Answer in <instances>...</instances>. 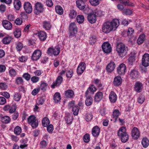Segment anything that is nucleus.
<instances>
[{"instance_id": "f257e3e1", "label": "nucleus", "mask_w": 149, "mask_h": 149, "mask_svg": "<svg viewBox=\"0 0 149 149\" xmlns=\"http://www.w3.org/2000/svg\"><path fill=\"white\" fill-rule=\"evenodd\" d=\"M116 50L119 56H123L127 54L128 48L124 44L120 43L117 45Z\"/></svg>"}, {"instance_id": "f03ea898", "label": "nucleus", "mask_w": 149, "mask_h": 149, "mask_svg": "<svg viewBox=\"0 0 149 149\" xmlns=\"http://www.w3.org/2000/svg\"><path fill=\"white\" fill-rule=\"evenodd\" d=\"M43 5L40 2L35 3L34 7V12L36 15H38L42 13L44 11Z\"/></svg>"}, {"instance_id": "7ed1b4c3", "label": "nucleus", "mask_w": 149, "mask_h": 149, "mask_svg": "<svg viewBox=\"0 0 149 149\" xmlns=\"http://www.w3.org/2000/svg\"><path fill=\"white\" fill-rule=\"evenodd\" d=\"M60 52V48L57 46L53 48V47L49 48L47 51V54L50 55H52L53 54L54 56H57Z\"/></svg>"}, {"instance_id": "20e7f679", "label": "nucleus", "mask_w": 149, "mask_h": 149, "mask_svg": "<svg viewBox=\"0 0 149 149\" xmlns=\"http://www.w3.org/2000/svg\"><path fill=\"white\" fill-rule=\"evenodd\" d=\"M28 122L31 124L33 128H36L38 125V121L36 119L35 117L34 116H31L28 119Z\"/></svg>"}, {"instance_id": "39448f33", "label": "nucleus", "mask_w": 149, "mask_h": 149, "mask_svg": "<svg viewBox=\"0 0 149 149\" xmlns=\"http://www.w3.org/2000/svg\"><path fill=\"white\" fill-rule=\"evenodd\" d=\"M111 26V24L109 23V22L104 23L103 24L102 28L103 32L106 33H108L111 31H113Z\"/></svg>"}, {"instance_id": "423d86ee", "label": "nucleus", "mask_w": 149, "mask_h": 149, "mask_svg": "<svg viewBox=\"0 0 149 149\" xmlns=\"http://www.w3.org/2000/svg\"><path fill=\"white\" fill-rule=\"evenodd\" d=\"M142 64L145 67L149 66V54L148 53H146L143 56Z\"/></svg>"}, {"instance_id": "0eeeda50", "label": "nucleus", "mask_w": 149, "mask_h": 149, "mask_svg": "<svg viewBox=\"0 0 149 149\" xmlns=\"http://www.w3.org/2000/svg\"><path fill=\"white\" fill-rule=\"evenodd\" d=\"M41 54L42 52L39 49L36 50L33 52L31 56V59L33 61H37L40 57Z\"/></svg>"}, {"instance_id": "6e6552de", "label": "nucleus", "mask_w": 149, "mask_h": 149, "mask_svg": "<svg viewBox=\"0 0 149 149\" xmlns=\"http://www.w3.org/2000/svg\"><path fill=\"white\" fill-rule=\"evenodd\" d=\"M69 30L70 33V36H74L77 32V28L75 24L72 22L69 25Z\"/></svg>"}, {"instance_id": "1a4fd4ad", "label": "nucleus", "mask_w": 149, "mask_h": 149, "mask_svg": "<svg viewBox=\"0 0 149 149\" xmlns=\"http://www.w3.org/2000/svg\"><path fill=\"white\" fill-rule=\"evenodd\" d=\"M102 48L104 52L106 53H109L111 52V45L108 42H104L102 45Z\"/></svg>"}, {"instance_id": "9d476101", "label": "nucleus", "mask_w": 149, "mask_h": 149, "mask_svg": "<svg viewBox=\"0 0 149 149\" xmlns=\"http://www.w3.org/2000/svg\"><path fill=\"white\" fill-rule=\"evenodd\" d=\"M3 27L6 30H10L12 28V24L9 21L7 20H4L2 22Z\"/></svg>"}, {"instance_id": "9b49d317", "label": "nucleus", "mask_w": 149, "mask_h": 149, "mask_svg": "<svg viewBox=\"0 0 149 149\" xmlns=\"http://www.w3.org/2000/svg\"><path fill=\"white\" fill-rule=\"evenodd\" d=\"M24 8L27 13H30L32 11V7L31 4L29 2H26L24 3Z\"/></svg>"}, {"instance_id": "f8f14e48", "label": "nucleus", "mask_w": 149, "mask_h": 149, "mask_svg": "<svg viewBox=\"0 0 149 149\" xmlns=\"http://www.w3.org/2000/svg\"><path fill=\"white\" fill-rule=\"evenodd\" d=\"M140 132L139 129L136 127H134L132 129L131 135L133 138L137 139L140 136Z\"/></svg>"}, {"instance_id": "ddd939ff", "label": "nucleus", "mask_w": 149, "mask_h": 149, "mask_svg": "<svg viewBox=\"0 0 149 149\" xmlns=\"http://www.w3.org/2000/svg\"><path fill=\"white\" fill-rule=\"evenodd\" d=\"M126 69V67L125 65L123 63H122L118 67L117 71L119 74H124L125 72Z\"/></svg>"}, {"instance_id": "4468645a", "label": "nucleus", "mask_w": 149, "mask_h": 149, "mask_svg": "<svg viewBox=\"0 0 149 149\" xmlns=\"http://www.w3.org/2000/svg\"><path fill=\"white\" fill-rule=\"evenodd\" d=\"M86 68V64L84 62L80 63L77 69V72L78 74H82Z\"/></svg>"}, {"instance_id": "2eb2a0df", "label": "nucleus", "mask_w": 149, "mask_h": 149, "mask_svg": "<svg viewBox=\"0 0 149 149\" xmlns=\"http://www.w3.org/2000/svg\"><path fill=\"white\" fill-rule=\"evenodd\" d=\"M109 23L111 24V26L113 31H114L118 26L119 24V22L118 19H115L112 20L111 22H109Z\"/></svg>"}, {"instance_id": "dca6fc26", "label": "nucleus", "mask_w": 149, "mask_h": 149, "mask_svg": "<svg viewBox=\"0 0 149 149\" xmlns=\"http://www.w3.org/2000/svg\"><path fill=\"white\" fill-rule=\"evenodd\" d=\"M63 78L61 76H58L57 78L56 81L54 82L51 85V87L52 88H54L55 86H59L63 81Z\"/></svg>"}, {"instance_id": "f3484780", "label": "nucleus", "mask_w": 149, "mask_h": 149, "mask_svg": "<svg viewBox=\"0 0 149 149\" xmlns=\"http://www.w3.org/2000/svg\"><path fill=\"white\" fill-rule=\"evenodd\" d=\"M143 88V85L140 81H137L136 82L134 85V90L138 93L141 92Z\"/></svg>"}, {"instance_id": "a211bd4d", "label": "nucleus", "mask_w": 149, "mask_h": 149, "mask_svg": "<svg viewBox=\"0 0 149 149\" xmlns=\"http://www.w3.org/2000/svg\"><path fill=\"white\" fill-rule=\"evenodd\" d=\"M88 19L89 22L91 24L95 23L96 20V15L93 13H92L88 14Z\"/></svg>"}, {"instance_id": "6ab92c4d", "label": "nucleus", "mask_w": 149, "mask_h": 149, "mask_svg": "<svg viewBox=\"0 0 149 149\" xmlns=\"http://www.w3.org/2000/svg\"><path fill=\"white\" fill-rule=\"evenodd\" d=\"M109 98L111 102L114 103L117 100V96L115 92L111 91L109 95Z\"/></svg>"}, {"instance_id": "aec40b11", "label": "nucleus", "mask_w": 149, "mask_h": 149, "mask_svg": "<svg viewBox=\"0 0 149 149\" xmlns=\"http://www.w3.org/2000/svg\"><path fill=\"white\" fill-rule=\"evenodd\" d=\"M100 132V128L97 126H94L92 130V134L95 137H97L99 134Z\"/></svg>"}, {"instance_id": "412c9836", "label": "nucleus", "mask_w": 149, "mask_h": 149, "mask_svg": "<svg viewBox=\"0 0 149 149\" xmlns=\"http://www.w3.org/2000/svg\"><path fill=\"white\" fill-rule=\"evenodd\" d=\"M130 75L132 79H136L139 77V73L136 70L133 69L131 71Z\"/></svg>"}, {"instance_id": "4be33fe9", "label": "nucleus", "mask_w": 149, "mask_h": 149, "mask_svg": "<svg viewBox=\"0 0 149 149\" xmlns=\"http://www.w3.org/2000/svg\"><path fill=\"white\" fill-rule=\"evenodd\" d=\"M122 79L120 76H117L113 79V84L114 86H118L120 85L122 83Z\"/></svg>"}, {"instance_id": "5701e85b", "label": "nucleus", "mask_w": 149, "mask_h": 149, "mask_svg": "<svg viewBox=\"0 0 149 149\" xmlns=\"http://www.w3.org/2000/svg\"><path fill=\"white\" fill-rule=\"evenodd\" d=\"M115 65L113 62H110L106 67L107 71L109 72H112L115 69Z\"/></svg>"}, {"instance_id": "b1692460", "label": "nucleus", "mask_w": 149, "mask_h": 149, "mask_svg": "<svg viewBox=\"0 0 149 149\" xmlns=\"http://www.w3.org/2000/svg\"><path fill=\"white\" fill-rule=\"evenodd\" d=\"M103 93L101 92H98L95 94L94 100L96 102H99L102 99Z\"/></svg>"}, {"instance_id": "393cba45", "label": "nucleus", "mask_w": 149, "mask_h": 149, "mask_svg": "<svg viewBox=\"0 0 149 149\" xmlns=\"http://www.w3.org/2000/svg\"><path fill=\"white\" fill-rule=\"evenodd\" d=\"M65 96L67 98H72L74 96V93L72 90H68L65 91Z\"/></svg>"}, {"instance_id": "a878e982", "label": "nucleus", "mask_w": 149, "mask_h": 149, "mask_svg": "<svg viewBox=\"0 0 149 149\" xmlns=\"http://www.w3.org/2000/svg\"><path fill=\"white\" fill-rule=\"evenodd\" d=\"M38 36L40 39L42 41L45 40L47 38L46 33L43 31H40L38 33Z\"/></svg>"}, {"instance_id": "bb28decb", "label": "nucleus", "mask_w": 149, "mask_h": 149, "mask_svg": "<svg viewBox=\"0 0 149 149\" xmlns=\"http://www.w3.org/2000/svg\"><path fill=\"white\" fill-rule=\"evenodd\" d=\"M146 37L144 34L140 35L137 40V42L138 45L142 44L145 40Z\"/></svg>"}, {"instance_id": "cd10ccee", "label": "nucleus", "mask_w": 149, "mask_h": 149, "mask_svg": "<svg viewBox=\"0 0 149 149\" xmlns=\"http://www.w3.org/2000/svg\"><path fill=\"white\" fill-rule=\"evenodd\" d=\"M13 5L15 9L17 10H19L21 7V3L19 0H14Z\"/></svg>"}, {"instance_id": "c85d7f7f", "label": "nucleus", "mask_w": 149, "mask_h": 149, "mask_svg": "<svg viewBox=\"0 0 149 149\" xmlns=\"http://www.w3.org/2000/svg\"><path fill=\"white\" fill-rule=\"evenodd\" d=\"M61 100V96L59 93H55L54 96V100L55 103H57L59 102Z\"/></svg>"}, {"instance_id": "c756f323", "label": "nucleus", "mask_w": 149, "mask_h": 149, "mask_svg": "<svg viewBox=\"0 0 149 149\" xmlns=\"http://www.w3.org/2000/svg\"><path fill=\"white\" fill-rule=\"evenodd\" d=\"M13 33L14 36L16 38L19 37L21 35L20 29L18 28H16L14 31Z\"/></svg>"}, {"instance_id": "7c9ffc66", "label": "nucleus", "mask_w": 149, "mask_h": 149, "mask_svg": "<svg viewBox=\"0 0 149 149\" xmlns=\"http://www.w3.org/2000/svg\"><path fill=\"white\" fill-rule=\"evenodd\" d=\"M11 40V37L10 36H8L3 38L2 40V42L4 44H7L10 42Z\"/></svg>"}, {"instance_id": "2f4dec72", "label": "nucleus", "mask_w": 149, "mask_h": 149, "mask_svg": "<svg viewBox=\"0 0 149 149\" xmlns=\"http://www.w3.org/2000/svg\"><path fill=\"white\" fill-rule=\"evenodd\" d=\"M43 26L44 28L47 30H49L51 27V25L50 23L46 21L43 22Z\"/></svg>"}, {"instance_id": "473e14b6", "label": "nucleus", "mask_w": 149, "mask_h": 149, "mask_svg": "<svg viewBox=\"0 0 149 149\" xmlns=\"http://www.w3.org/2000/svg\"><path fill=\"white\" fill-rule=\"evenodd\" d=\"M10 120V118L8 116H5L2 117L1 120L2 122L6 124L8 123Z\"/></svg>"}, {"instance_id": "72a5a7b5", "label": "nucleus", "mask_w": 149, "mask_h": 149, "mask_svg": "<svg viewBox=\"0 0 149 149\" xmlns=\"http://www.w3.org/2000/svg\"><path fill=\"white\" fill-rule=\"evenodd\" d=\"M119 136L120 137L121 141L123 143L126 142L129 139V136L127 133L125 134Z\"/></svg>"}, {"instance_id": "f704fd0d", "label": "nucleus", "mask_w": 149, "mask_h": 149, "mask_svg": "<svg viewBox=\"0 0 149 149\" xmlns=\"http://www.w3.org/2000/svg\"><path fill=\"white\" fill-rule=\"evenodd\" d=\"M141 143L143 147L147 148L149 145V140L146 138H143L142 140Z\"/></svg>"}, {"instance_id": "c9c22d12", "label": "nucleus", "mask_w": 149, "mask_h": 149, "mask_svg": "<svg viewBox=\"0 0 149 149\" xmlns=\"http://www.w3.org/2000/svg\"><path fill=\"white\" fill-rule=\"evenodd\" d=\"M86 98L85 101V104L88 106H89L92 105L93 102V100L92 97H86Z\"/></svg>"}, {"instance_id": "e433bc0d", "label": "nucleus", "mask_w": 149, "mask_h": 149, "mask_svg": "<svg viewBox=\"0 0 149 149\" xmlns=\"http://www.w3.org/2000/svg\"><path fill=\"white\" fill-rule=\"evenodd\" d=\"M47 86L48 84L47 83L43 81H42L39 88L40 89V90H41L43 91H45L47 90Z\"/></svg>"}, {"instance_id": "4c0bfd02", "label": "nucleus", "mask_w": 149, "mask_h": 149, "mask_svg": "<svg viewBox=\"0 0 149 149\" xmlns=\"http://www.w3.org/2000/svg\"><path fill=\"white\" fill-rule=\"evenodd\" d=\"M55 10L57 13L61 15L63 14V8L60 6H56L55 7Z\"/></svg>"}, {"instance_id": "58836bf2", "label": "nucleus", "mask_w": 149, "mask_h": 149, "mask_svg": "<svg viewBox=\"0 0 149 149\" xmlns=\"http://www.w3.org/2000/svg\"><path fill=\"white\" fill-rule=\"evenodd\" d=\"M50 121L49 119L45 117L42 120V125L44 127H47L49 124Z\"/></svg>"}, {"instance_id": "ea45409f", "label": "nucleus", "mask_w": 149, "mask_h": 149, "mask_svg": "<svg viewBox=\"0 0 149 149\" xmlns=\"http://www.w3.org/2000/svg\"><path fill=\"white\" fill-rule=\"evenodd\" d=\"M127 133L126 132V129L125 127H123L120 128L118 132V135L119 136Z\"/></svg>"}, {"instance_id": "a19ab883", "label": "nucleus", "mask_w": 149, "mask_h": 149, "mask_svg": "<svg viewBox=\"0 0 149 149\" xmlns=\"http://www.w3.org/2000/svg\"><path fill=\"white\" fill-rule=\"evenodd\" d=\"M76 19L77 22L78 23L81 24L84 21V17L83 15H79L77 16Z\"/></svg>"}, {"instance_id": "79ce46f5", "label": "nucleus", "mask_w": 149, "mask_h": 149, "mask_svg": "<svg viewBox=\"0 0 149 149\" xmlns=\"http://www.w3.org/2000/svg\"><path fill=\"white\" fill-rule=\"evenodd\" d=\"M21 98V95L17 93H15L13 96V100L16 101H19Z\"/></svg>"}, {"instance_id": "37998d69", "label": "nucleus", "mask_w": 149, "mask_h": 149, "mask_svg": "<svg viewBox=\"0 0 149 149\" xmlns=\"http://www.w3.org/2000/svg\"><path fill=\"white\" fill-rule=\"evenodd\" d=\"M22 131L21 128L19 126H16L14 128V132L15 134L17 135H19Z\"/></svg>"}, {"instance_id": "c03bdc74", "label": "nucleus", "mask_w": 149, "mask_h": 149, "mask_svg": "<svg viewBox=\"0 0 149 149\" xmlns=\"http://www.w3.org/2000/svg\"><path fill=\"white\" fill-rule=\"evenodd\" d=\"M119 115L120 112L118 110L116 109L113 111V118H115V121L116 120Z\"/></svg>"}, {"instance_id": "a18cd8bd", "label": "nucleus", "mask_w": 149, "mask_h": 149, "mask_svg": "<svg viewBox=\"0 0 149 149\" xmlns=\"http://www.w3.org/2000/svg\"><path fill=\"white\" fill-rule=\"evenodd\" d=\"M65 119L67 124H70L72 122V116L70 115H69L65 117Z\"/></svg>"}, {"instance_id": "49530a36", "label": "nucleus", "mask_w": 149, "mask_h": 149, "mask_svg": "<svg viewBox=\"0 0 149 149\" xmlns=\"http://www.w3.org/2000/svg\"><path fill=\"white\" fill-rule=\"evenodd\" d=\"M77 14V13L76 11L74 10H72L70 11L69 15L70 18L72 19L76 17Z\"/></svg>"}, {"instance_id": "de8ad7c7", "label": "nucleus", "mask_w": 149, "mask_h": 149, "mask_svg": "<svg viewBox=\"0 0 149 149\" xmlns=\"http://www.w3.org/2000/svg\"><path fill=\"white\" fill-rule=\"evenodd\" d=\"M93 117V116L90 112L88 113L86 115L85 119L87 121L91 120Z\"/></svg>"}, {"instance_id": "09e8293b", "label": "nucleus", "mask_w": 149, "mask_h": 149, "mask_svg": "<svg viewBox=\"0 0 149 149\" xmlns=\"http://www.w3.org/2000/svg\"><path fill=\"white\" fill-rule=\"evenodd\" d=\"M23 82V80L21 77H17L15 80V83L17 85L22 84Z\"/></svg>"}, {"instance_id": "8fccbe9b", "label": "nucleus", "mask_w": 149, "mask_h": 149, "mask_svg": "<svg viewBox=\"0 0 149 149\" xmlns=\"http://www.w3.org/2000/svg\"><path fill=\"white\" fill-rule=\"evenodd\" d=\"M9 75L12 77H14L17 75V72L14 69H10L9 71Z\"/></svg>"}, {"instance_id": "3c124183", "label": "nucleus", "mask_w": 149, "mask_h": 149, "mask_svg": "<svg viewBox=\"0 0 149 149\" xmlns=\"http://www.w3.org/2000/svg\"><path fill=\"white\" fill-rule=\"evenodd\" d=\"M89 1L91 5L94 6H97L100 3L99 0H89Z\"/></svg>"}, {"instance_id": "603ef678", "label": "nucleus", "mask_w": 149, "mask_h": 149, "mask_svg": "<svg viewBox=\"0 0 149 149\" xmlns=\"http://www.w3.org/2000/svg\"><path fill=\"white\" fill-rule=\"evenodd\" d=\"M72 110L74 114V115H77L79 111V109L78 106L74 105L72 107Z\"/></svg>"}, {"instance_id": "864d4df0", "label": "nucleus", "mask_w": 149, "mask_h": 149, "mask_svg": "<svg viewBox=\"0 0 149 149\" xmlns=\"http://www.w3.org/2000/svg\"><path fill=\"white\" fill-rule=\"evenodd\" d=\"M94 83L97 87L100 88L102 86V84H101L100 80L98 79H96L94 80Z\"/></svg>"}, {"instance_id": "5fc2aeb1", "label": "nucleus", "mask_w": 149, "mask_h": 149, "mask_svg": "<svg viewBox=\"0 0 149 149\" xmlns=\"http://www.w3.org/2000/svg\"><path fill=\"white\" fill-rule=\"evenodd\" d=\"M7 18L8 20L10 21H12L14 20L15 19V17L14 15L11 14H9L7 15Z\"/></svg>"}, {"instance_id": "6e6d98bb", "label": "nucleus", "mask_w": 149, "mask_h": 149, "mask_svg": "<svg viewBox=\"0 0 149 149\" xmlns=\"http://www.w3.org/2000/svg\"><path fill=\"white\" fill-rule=\"evenodd\" d=\"M90 136L89 134H85L84 136L83 139L84 141L86 143H88L90 141Z\"/></svg>"}, {"instance_id": "4d7b16f0", "label": "nucleus", "mask_w": 149, "mask_h": 149, "mask_svg": "<svg viewBox=\"0 0 149 149\" xmlns=\"http://www.w3.org/2000/svg\"><path fill=\"white\" fill-rule=\"evenodd\" d=\"M22 19L18 18L15 20V23L17 25H20L22 23Z\"/></svg>"}, {"instance_id": "13d9d810", "label": "nucleus", "mask_w": 149, "mask_h": 149, "mask_svg": "<svg viewBox=\"0 0 149 149\" xmlns=\"http://www.w3.org/2000/svg\"><path fill=\"white\" fill-rule=\"evenodd\" d=\"M45 101V97L44 96L40 97L38 99V103L39 104H42Z\"/></svg>"}, {"instance_id": "bf43d9fd", "label": "nucleus", "mask_w": 149, "mask_h": 149, "mask_svg": "<svg viewBox=\"0 0 149 149\" xmlns=\"http://www.w3.org/2000/svg\"><path fill=\"white\" fill-rule=\"evenodd\" d=\"M120 3L124 5L125 6H129L130 5L129 3V0H119Z\"/></svg>"}, {"instance_id": "052dcab7", "label": "nucleus", "mask_w": 149, "mask_h": 149, "mask_svg": "<svg viewBox=\"0 0 149 149\" xmlns=\"http://www.w3.org/2000/svg\"><path fill=\"white\" fill-rule=\"evenodd\" d=\"M40 145L42 148H45L46 147L47 143L45 141L43 140L40 142Z\"/></svg>"}, {"instance_id": "680f3d73", "label": "nucleus", "mask_w": 149, "mask_h": 149, "mask_svg": "<svg viewBox=\"0 0 149 149\" xmlns=\"http://www.w3.org/2000/svg\"><path fill=\"white\" fill-rule=\"evenodd\" d=\"M23 47V45L22 43L21 42H19L17 43L16 45L17 49L18 51H20Z\"/></svg>"}, {"instance_id": "e2e57ef3", "label": "nucleus", "mask_w": 149, "mask_h": 149, "mask_svg": "<svg viewBox=\"0 0 149 149\" xmlns=\"http://www.w3.org/2000/svg\"><path fill=\"white\" fill-rule=\"evenodd\" d=\"M7 88V86L5 83H0V88L2 90H5Z\"/></svg>"}, {"instance_id": "0e129e2a", "label": "nucleus", "mask_w": 149, "mask_h": 149, "mask_svg": "<svg viewBox=\"0 0 149 149\" xmlns=\"http://www.w3.org/2000/svg\"><path fill=\"white\" fill-rule=\"evenodd\" d=\"M96 41V39L95 36H92L90 38L89 42L91 44L93 45Z\"/></svg>"}, {"instance_id": "69168bd1", "label": "nucleus", "mask_w": 149, "mask_h": 149, "mask_svg": "<svg viewBox=\"0 0 149 149\" xmlns=\"http://www.w3.org/2000/svg\"><path fill=\"white\" fill-rule=\"evenodd\" d=\"M40 90V89L39 88H35L32 91L31 94L33 95H35L38 93Z\"/></svg>"}, {"instance_id": "338daca9", "label": "nucleus", "mask_w": 149, "mask_h": 149, "mask_svg": "<svg viewBox=\"0 0 149 149\" xmlns=\"http://www.w3.org/2000/svg\"><path fill=\"white\" fill-rule=\"evenodd\" d=\"M23 77L27 81L29 80L31 78L30 75L27 73H24L23 75Z\"/></svg>"}, {"instance_id": "774afa93", "label": "nucleus", "mask_w": 149, "mask_h": 149, "mask_svg": "<svg viewBox=\"0 0 149 149\" xmlns=\"http://www.w3.org/2000/svg\"><path fill=\"white\" fill-rule=\"evenodd\" d=\"M6 6L4 4H1L0 5V11L3 13L6 11Z\"/></svg>"}]
</instances>
